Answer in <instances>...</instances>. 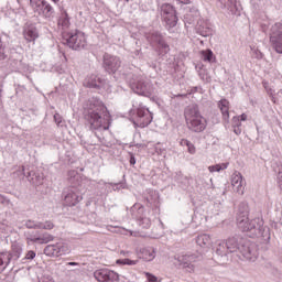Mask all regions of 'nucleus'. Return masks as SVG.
I'll return each instance as SVG.
<instances>
[{
	"label": "nucleus",
	"instance_id": "obj_1",
	"mask_svg": "<svg viewBox=\"0 0 282 282\" xmlns=\"http://www.w3.org/2000/svg\"><path fill=\"white\" fill-rule=\"evenodd\" d=\"M84 118L90 124V131L95 132L101 144H105L102 131H109L111 116L100 99L90 98L84 104Z\"/></svg>",
	"mask_w": 282,
	"mask_h": 282
},
{
	"label": "nucleus",
	"instance_id": "obj_2",
	"mask_svg": "<svg viewBox=\"0 0 282 282\" xmlns=\"http://www.w3.org/2000/svg\"><path fill=\"white\" fill-rule=\"evenodd\" d=\"M185 122L187 129L193 133H203L206 131V127H208V120H206L202 116V111H199V106L193 104L185 108Z\"/></svg>",
	"mask_w": 282,
	"mask_h": 282
},
{
	"label": "nucleus",
	"instance_id": "obj_3",
	"mask_svg": "<svg viewBox=\"0 0 282 282\" xmlns=\"http://www.w3.org/2000/svg\"><path fill=\"white\" fill-rule=\"evenodd\" d=\"M237 224H238V228L242 230V232H252V230L257 232V228H261V226H263V218L257 217V218L250 219L248 217V205L242 204L240 205V208H239Z\"/></svg>",
	"mask_w": 282,
	"mask_h": 282
},
{
	"label": "nucleus",
	"instance_id": "obj_4",
	"mask_svg": "<svg viewBox=\"0 0 282 282\" xmlns=\"http://www.w3.org/2000/svg\"><path fill=\"white\" fill-rule=\"evenodd\" d=\"M130 88L134 94H138L139 96H144L145 98H151V96H155L156 89L153 87V84H151V80H149L147 77L133 75L130 79Z\"/></svg>",
	"mask_w": 282,
	"mask_h": 282
},
{
	"label": "nucleus",
	"instance_id": "obj_5",
	"mask_svg": "<svg viewBox=\"0 0 282 282\" xmlns=\"http://www.w3.org/2000/svg\"><path fill=\"white\" fill-rule=\"evenodd\" d=\"M63 43L70 50H83L87 45L85 33L77 31L75 33H63Z\"/></svg>",
	"mask_w": 282,
	"mask_h": 282
},
{
	"label": "nucleus",
	"instance_id": "obj_6",
	"mask_svg": "<svg viewBox=\"0 0 282 282\" xmlns=\"http://www.w3.org/2000/svg\"><path fill=\"white\" fill-rule=\"evenodd\" d=\"M237 257H239V259H245L246 261H251L254 263L259 257L257 245L248 240H240V247L238 249Z\"/></svg>",
	"mask_w": 282,
	"mask_h": 282
},
{
	"label": "nucleus",
	"instance_id": "obj_7",
	"mask_svg": "<svg viewBox=\"0 0 282 282\" xmlns=\"http://www.w3.org/2000/svg\"><path fill=\"white\" fill-rule=\"evenodd\" d=\"M132 122L134 127L144 129V127H149L153 122V113L147 107L141 106L137 109V115L132 118Z\"/></svg>",
	"mask_w": 282,
	"mask_h": 282
},
{
	"label": "nucleus",
	"instance_id": "obj_8",
	"mask_svg": "<svg viewBox=\"0 0 282 282\" xmlns=\"http://www.w3.org/2000/svg\"><path fill=\"white\" fill-rule=\"evenodd\" d=\"M30 6L35 14L50 19L54 14V8L46 0H30Z\"/></svg>",
	"mask_w": 282,
	"mask_h": 282
},
{
	"label": "nucleus",
	"instance_id": "obj_9",
	"mask_svg": "<svg viewBox=\"0 0 282 282\" xmlns=\"http://www.w3.org/2000/svg\"><path fill=\"white\" fill-rule=\"evenodd\" d=\"M69 252H72V248L64 241L47 245L44 248V254L46 257H63L64 254H69Z\"/></svg>",
	"mask_w": 282,
	"mask_h": 282
},
{
	"label": "nucleus",
	"instance_id": "obj_10",
	"mask_svg": "<svg viewBox=\"0 0 282 282\" xmlns=\"http://www.w3.org/2000/svg\"><path fill=\"white\" fill-rule=\"evenodd\" d=\"M63 197L66 206H76V204L83 202V193H80V188L76 187V185L66 188L63 192Z\"/></svg>",
	"mask_w": 282,
	"mask_h": 282
},
{
	"label": "nucleus",
	"instance_id": "obj_11",
	"mask_svg": "<svg viewBox=\"0 0 282 282\" xmlns=\"http://www.w3.org/2000/svg\"><path fill=\"white\" fill-rule=\"evenodd\" d=\"M147 40L152 45V47H155L160 54H167V52L171 50L169 47V44L164 42V37L162 34L158 32H151L147 35Z\"/></svg>",
	"mask_w": 282,
	"mask_h": 282
},
{
	"label": "nucleus",
	"instance_id": "obj_12",
	"mask_svg": "<svg viewBox=\"0 0 282 282\" xmlns=\"http://www.w3.org/2000/svg\"><path fill=\"white\" fill-rule=\"evenodd\" d=\"M161 15L167 28H175L177 25V13L170 3L162 4Z\"/></svg>",
	"mask_w": 282,
	"mask_h": 282
},
{
	"label": "nucleus",
	"instance_id": "obj_13",
	"mask_svg": "<svg viewBox=\"0 0 282 282\" xmlns=\"http://www.w3.org/2000/svg\"><path fill=\"white\" fill-rule=\"evenodd\" d=\"M94 278L98 282H118L120 281V275L109 269H98L94 272Z\"/></svg>",
	"mask_w": 282,
	"mask_h": 282
},
{
	"label": "nucleus",
	"instance_id": "obj_14",
	"mask_svg": "<svg viewBox=\"0 0 282 282\" xmlns=\"http://www.w3.org/2000/svg\"><path fill=\"white\" fill-rule=\"evenodd\" d=\"M270 43L278 54H282V26H271Z\"/></svg>",
	"mask_w": 282,
	"mask_h": 282
},
{
	"label": "nucleus",
	"instance_id": "obj_15",
	"mask_svg": "<svg viewBox=\"0 0 282 282\" xmlns=\"http://www.w3.org/2000/svg\"><path fill=\"white\" fill-rule=\"evenodd\" d=\"M120 65H122L120 57L107 53L104 55V68L108 74H116Z\"/></svg>",
	"mask_w": 282,
	"mask_h": 282
},
{
	"label": "nucleus",
	"instance_id": "obj_16",
	"mask_svg": "<svg viewBox=\"0 0 282 282\" xmlns=\"http://www.w3.org/2000/svg\"><path fill=\"white\" fill-rule=\"evenodd\" d=\"M199 259H202V253L183 254V256H178L176 258V261L180 263V265H182V268L187 270V272H193V270H195V265H193V263H195V261H199Z\"/></svg>",
	"mask_w": 282,
	"mask_h": 282
},
{
	"label": "nucleus",
	"instance_id": "obj_17",
	"mask_svg": "<svg viewBox=\"0 0 282 282\" xmlns=\"http://www.w3.org/2000/svg\"><path fill=\"white\" fill-rule=\"evenodd\" d=\"M23 36L28 43H34L39 39V30L32 23H26L23 28Z\"/></svg>",
	"mask_w": 282,
	"mask_h": 282
},
{
	"label": "nucleus",
	"instance_id": "obj_18",
	"mask_svg": "<svg viewBox=\"0 0 282 282\" xmlns=\"http://www.w3.org/2000/svg\"><path fill=\"white\" fill-rule=\"evenodd\" d=\"M243 175H241V173L236 172L231 175V186L235 193H238V195H243Z\"/></svg>",
	"mask_w": 282,
	"mask_h": 282
},
{
	"label": "nucleus",
	"instance_id": "obj_19",
	"mask_svg": "<svg viewBox=\"0 0 282 282\" xmlns=\"http://www.w3.org/2000/svg\"><path fill=\"white\" fill-rule=\"evenodd\" d=\"M4 257H8L9 263L10 261H19L21 259V254H23V247L19 243H13L11 246V250L7 252H2Z\"/></svg>",
	"mask_w": 282,
	"mask_h": 282
},
{
	"label": "nucleus",
	"instance_id": "obj_20",
	"mask_svg": "<svg viewBox=\"0 0 282 282\" xmlns=\"http://www.w3.org/2000/svg\"><path fill=\"white\" fill-rule=\"evenodd\" d=\"M241 241H243V238H239V237L228 238L226 242H227V249L229 250V253L238 254L239 248H241Z\"/></svg>",
	"mask_w": 282,
	"mask_h": 282
},
{
	"label": "nucleus",
	"instance_id": "obj_21",
	"mask_svg": "<svg viewBox=\"0 0 282 282\" xmlns=\"http://www.w3.org/2000/svg\"><path fill=\"white\" fill-rule=\"evenodd\" d=\"M85 85L90 89H100V87H104L105 80L97 75H90L86 78Z\"/></svg>",
	"mask_w": 282,
	"mask_h": 282
},
{
	"label": "nucleus",
	"instance_id": "obj_22",
	"mask_svg": "<svg viewBox=\"0 0 282 282\" xmlns=\"http://www.w3.org/2000/svg\"><path fill=\"white\" fill-rule=\"evenodd\" d=\"M223 10H229L231 14H239V8L237 7V0H218Z\"/></svg>",
	"mask_w": 282,
	"mask_h": 282
},
{
	"label": "nucleus",
	"instance_id": "obj_23",
	"mask_svg": "<svg viewBox=\"0 0 282 282\" xmlns=\"http://www.w3.org/2000/svg\"><path fill=\"white\" fill-rule=\"evenodd\" d=\"M58 30H62V34H65L66 30H69V26L72 23L69 22V14H67V11H64L57 22Z\"/></svg>",
	"mask_w": 282,
	"mask_h": 282
},
{
	"label": "nucleus",
	"instance_id": "obj_24",
	"mask_svg": "<svg viewBox=\"0 0 282 282\" xmlns=\"http://www.w3.org/2000/svg\"><path fill=\"white\" fill-rule=\"evenodd\" d=\"M218 107L223 113V119L225 122H228V120H230V101H228V99H221L218 102Z\"/></svg>",
	"mask_w": 282,
	"mask_h": 282
},
{
	"label": "nucleus",
	"instance_id": "obj_25",
	"mask_svg": "<svg viewBox=\"0 0 282 282\" xmlns=\"http://www.w3.org/2000/svg\"><path fill=\"white\" fill-rule=\"evenodd\" d=\"M196 243L199 246V248L208 249L210 246H213V238H210V235L203 234L197 236Z\"/></svg>",
	"mask_w": 282,
	"mask_h": 282
},
{
	"label": "nucleus",
	"instance_id": "obj_26",
	"mask_svg": "<svg viewBox=\"0 0 282 282\" xmlns=\"http://www.w3.org/2000/svg\"><path fill=\"white\" fill-rule=\"evenodd\" d=\"M43 180H45V176L41 172L29 173V182H31V184H34V186H41V184H43Z\"/></svg>",
	"mask_w": 282,
	"mask_h": 282
},
{
	"label": "nucleus",
	"instance_id": "obj_27",
	"mask_svg": "<svg viewBox=\"0 0 282 282\" xmlns=\"http://www.w3.org/2000/svg\"><path fill=\"white\" fill-rule=\"evenodd\" d=\"M230 253V251L228 250V245L225 241H221L217 245L216 247V254L218 257H221V259H226V257H228V254Z\"/></svg>",
	"mask_w": 282,
	"mask_h": 282
},
{
	"label": "nucleus",
	"instance_id": "obj_28",
	"mask_svg": "<svg viewBox=\"0 0 282 282\" xmlns=\"http://www.w3.org/2000/svg\"><path fill=\"white\" fill-rule=\"evenodd\" d=\"M256 232H258V235L262 238L264 243H270L271 235H270V228L269 227H264L262 225V226H260L256 229Z\"/></svg>",
	"mask_w": 282,
	"mask_h": 282
},
{
	"label": "nucleus",
	"instance_id": "obj_29",
	"mask_svg": "<svg viewBox=\"0 0 282 282\" xmlns=\"http://www.w3.org/2000/svg\"><path fill=\"white\" fill-rule=\"evenodd\" d=\"M32 243H50V241H54V236L50 234H43L41 237L28 238Z\"/></svg>",
	"mask_w": 282,
	"mask_h": 282
},
{
	"label": "nucleus",
	"instance_id": "obj_30",
	"mask_svg": "<svg viewBox=\"0 0 282 282\" xmlns=\"http://www.w3.org/2000/svg\"><path fill=\"white\" fill-rule=\"evenodd\" d=\"M141 259L144 261H153V259H155V249L153 247L143 248L141 250Z\"/></svg>",
	"mask_w": 282,
	"mask_h": 282
},
{
	"label": "nucleus",
	"instance_id": "obj_31",
	"mask_svg": "<svg viewBox=\"0 0 282 282\" xmlns=\"http://www.w3.org/2000/svg\"><path fill=\"white\" fill-rule=\"evenodd\" d=\"M228 169V163H221L212 165L208 167L209 173H219V171H226Z\"/></svg>",
	"mask_w": 282,
	"mask_h": 282
},
{
	"label": "nucleus",
	"instance_id": "obj_32",
	"mask_svg": "<svg viewBox=\"0 0 282 282\" xmlns=\"http://www.w3.org/2000/svg\"><path fill=\"white\" fill-rule=\"evenodd\" d=\"M10 265V261L8 259V256H6L3 252L0 253V274L3 272Z\"/></svg>",
	"mask_w": 282,
	"mask_h": 282
},
{
	"label": "nucleus",
	"instance_id": "obj_33",
	"mask_svg": "<svg viewBox=\"0 0 282 282\" xmlns=\"http://www.w3.org/2000/svg\"><path fill=\"white\" fill-rule=\"evenodd\" d=\"M105 186H106L107 191H109V192L121 191V188H124L123 183H106Z\"/></svg>",
	"mask_w": 282,
	"mask_h": 282
},
{
	"label": "nucleus",
	"instance_id": "obj_34",
	"mask_svg": "<svg viewBox=\"0 0 282 282\" xmlns=\"http://www.w3.org/2000/svg\"><path fill=\"white\" fill-rule=\"evenodd\" d=\"M54 223L46 220L45 223H39L37 230H52Z\"/></svg>",
	"mask_w": 282,
	"mask_h": 282
},
{
	"label": "nucleus",
	"instance_id": "obj_35",
	"mask_svg": "<svg viewBox=\"0 0 282 282\" xmlns=\"http://www.w3.org/2000/svg\"><path fill=\"white\" fill-rule=\"evenodd\" d=\"M117 264L118 265H137L138 264V260H131V259H119L117 260Z\"/></svg>",
	"mask_w": 282,
	"mask_h": 282
},
{
	"label": "nucleus",
	"instance_id": "obj_36",
	"mask_svg": "<svg viewBox=\"0 0 282 282\" xmlns=\"http://www.w3.org/2000/svg\"><path fill=\"white\" fill-rule=\"evenodd\" d=\"M139 226H141V228H151V218L149 217H142L138 220Z\"/></svg>",
	"mask_w": 282,
	"mask_h": 282
},
{
	"label": "nucleus",
	"instance_id": "obj_37",
	"mask_svg": "<svg viewBox=\"0 0 282 282\" xmlns=\"http://www.w3.org/2000/svg\"><path fill=\"white\" fill-rule=\"evenodd\" d=\"M36 258V252L34 250H30L25 253V257L22 259L23 263H26V261H32Z\"/></svg>",
	"mask_w": 282,
	"mask_h": 282
},
{
	"label": "nucleus",
	"instance_id": "obj_38",
	"mask_svg": "<svg viewBox=\"0 0 282 282\" xmlns=\"http://www.w3.org/2000/svg\"><path fill=\"white\" fill-rule=\"evenodd\" d=\"M203 61L207 63H213V51H203Z\"/></svg>",
	"mask_w": 282,
	"mask_h": 282
},
{
	"label": "nucleus",
	"instance_id": "obj_39",
	"mask_svg": "<svg viewBox=\"0 0 282 282\" xmlns=\"http://www.w3.org/2000/svg\"><path fill=\"white\" fill-rule=\"evenodd\" d=\"M25 227L29 228V229H34V230H39V223H35L33 220H28L25 223Z\"/></svg>",
	"mask_w": 282,
	"mask_h": 282
},
{
	"label": "nucleus",
	"instance_id": "obj_40",
	"mask_svg": "<svg viewBox=\"0 0 282 282\" xmlns=\"http://www.w3.org/2000/svg\"><path fill=\"white\" fill-rule=\"evenodd\" d=\"M198 34H200V36H210V34H213V31L209 28L199 29Z\"/></svg>",
	"mask_w": 282,
	"mask_h": 282
},
{
	"label": "nucleus",
	"instance_id": "obj_41",
	"mask_svg": "<svg viewBox=\"0 0 282 282\" xmlns=\"http://www.w3.org/2000/svg\"><path fill=\"white\" fill-rule=\"evenodd\" d=\"M232 127L234 128L241 127V119L239 117H234L232 118Z\"/></svg>",
	"mask_w": 282,
	"mask_h": 282
},
{
	"label": "nucleus",
	"instance_id": "obj_42",
	"mask_svg": "<svg viewBox=\"0 0 282 282\" xmlns=\"http://www.w3.org/2000/svg\"><path fill=\"white\" fill-rule=\"evenodd\" d=\"M187 151H188V153H191V155H195V153H196L195 144L189 142L187 145Z\"/></svg>",
	"mask_w": 282,
	"mask_h": 282
},
{
	"label": "nucleus",
	"instance_id": "obj_43",
	"mask_svg": "<svg viewBox=\"0 0 282 282\" xmlns=\"http://www.w3.org/2000/svg\"><path fill=\"white\" fill-rule=\"evenodd\" d=\"M69 175L72 176V177H74V178H69V182H70V184H75V182H78V174H76V172H69Z\"/></svg>",
	"mask_w": 282,
	"mask_h": 282
},
{
	"label": "nucleus",
	"instance_id": "obj_44",
	"mask_svg": "<svg viewBox=\"0 0 282 282\" xmlns=\"http://www.w3.org/2000/svg\"><path fill=\"white\" fill-rule=\"evenodd\" d=\"M145 278L148 279L149 282H158V276H155L149 272H145Z\"/></svg>",
	"mask_w": 282,
	"mask_h": 282
},
{
	"label": "nucleus",
	"instance_id": "obj_45",
	"mask_svg": "<svg viewBox=\"0 0 282 282\" xmlns=\"http://www.w3.org/2000/svg\"><path fill=\"white\" fill-rule=\"evenodd\" d=\"M252 52H253L254 58H258V59L263 58V53H261V51L252 48Z\"/></svg>",
	"mask_w": 282,
	"mask_h": 282
},
{
	"label": "nucleus",
	"instance_id": "obj_46",
	"mask_svg": "<svg viewBox=\"0 0 282 282\" xmlns=\"http://www.w3.org/2000/svg\"><path fill=\"white\" fill-rule=\"evenodd\" d=\"M39 282H54V279L52 278V275H43Z\"/></svg>",
	"mask_w": 282,
	"mask_h": 282
},
{
	"label": "nucleus",
	"instance_id": "obj_47",
	"mask_svg": "<svg viewBox=\"0 0 282 282\" xmlns=\"http://www.w3.org/2000/svg\"><path fill=\"white\" fill-rule=\"evenodd\" d=\"M6 58V51L3 50V45L1 44L0 40V61H4Z\"/></svg>",
	"mask_w": 282,
	"mask_h": 282
},
{
	"label": "nucleus",
	"instance_id": "obj_48",
	"mask_svg": "<svg viewBox=\"0 0 282 282\" xmlns=\"http://www.w3.org/2000/svg\"><path fill=\"white\" fill-rule=\"evenodd\" d=\"M54 120H55L56 124H61V122H63V117H61V115H58V113H55Z\"/></svg>",
	"mask_w": 282,
	"mask_h": 282
},
{
	"label": "nucleus",
	"instance_id": "obj_49",
	"mask_svg": "<svg viewBox=\"0 0 282 282\" xmlns=\"http://www.w3.org/2000/svg\"><path fill=\"white\" fill-rule=\"evenodd\" d=\"M197 28H210V24L207 22L200 21L197 23Z\"/></svg>",
	"mask_w": 282,
	"mask_h": 282
},
{
	"label": "nucleus",
	"instance_id": "obj_50",
	"mask_svg": "<svg viewBox=\"0 0 282 282\" xmlns=\"http://www.w3.org/2000/svg\"><path fill=\"white\" fill-rule=\"evenodd\" d=\"M155 151H156V153H159V155H162L164 149H162V148L160 147V143H158V144L155 145Z\"/></svg>",
	"mask_w": 282,
	"mask_h": 282
},
{
	"label": "nucleus",
	"instance_id": "obj_51",
	"mask_svg": "<svg viewBox=\"0 0 282 282\" xmlns=\"http://www.w3.org/2000/svg\"><path fill=\"white\" fill-rule=\"evenodd\" d=\"M189 143H191V141H188V140H186V139H182V140H181V145H182V147H188Z\"/></svg>",
	"mask_w": 282,
	"mask_h": 282
},
{
	"label": "nucleus",
	"instance_id": "obj_52",
	"mask_svg": "<svg viewBox=\"0 0 282 282\" xmlns=\"http://www.w3.org/2000/svg\"><path fill=\"white\" fill-rule=\"evenodd\" d=\"M238 118H240V122H246V120H248V115L242 113V115L239 116Z\"/></svg>",
	"mask_w": 282,
	"mask_h": 282
},
{
	"label": "nucleus",
	"instance_id": "obj_53",
	"mask_svg": "<svg viewBox=\"0 0 282 282\" xmlns=\"http://www.w3.org/2000/svg\"><path fill=\"white\" fill-rule=\"evenodd\" d=\"M130 164L131 166L135 165V156H133V154L130 156Z\"/></svg>",
	"mask_w": 282,
	"mask_h": 282
},
{
	"label": "nucleus",
	"instance_id": "obj_54",
	"mask_svg": "<svg viewBox=\"0 0 282 282\" xmlns=\"http://www.w3.org/2000/svg\"><path fill=\"white\" fill-rule=\"evenodd\" d=\"M234 133H236V135L241 134V129L239 127L238 128H234Z\"/></svg>",
	"mask_w": 282,
	"mask_h": 282
},
{
	"label": "nucleus",
	"instance_id": "obj_55",
	"mask_svg": "<svg viewBox=\"0 0 282 282\" xmlns=\"http://www.w3.org/2000/svg\"><path fill=\"white\" fill-rule=\"evenodd\" d=\"M178 3H183L184 6H187V3H191V0H177Z\"/></svg>",
	"mask_w": 282,
	"mask_h": 282
},
{
	"label": "nucleus",
	"instance_id": "obj_56",
	"mask_svg": "<svg viewBox=\"0 0 282 282\" xmlns=\"http://www.w3.org/2000/svg\"><path fill=\"white\" fill-rule=\"evenodd\" d=\"M120 254H122L123 257H129L130 252L129 251H121Z\"/></svg>",
	"mask_w": 282,
	"mask_h": 282
},
{
	"label": "nucleus",
	"instance_id": "obj_57",
	"mask_svg": "<svg viewBox=\"0 0 282 282\" xmlns=\"http://www.w3.org/2000/svg\"><path fill=\"white\" fill-rule=\"evenodd\" d=\"M67 265H72V267L78 265V262H67Z\"/></svg>",
	"mask_w": 282,
	"mask_h": 282
},
{
	"label": "nucleus",
	"instance_id": "obj_58",
	"mask_svg": "<svg viewBox=\"0 0 282 282\" xmlns=\"http://www.w3.org/2000/svg\"><path fill=\"white\" fill-rule=\"evenodd\" d=\"M0 202H3V196L2 195H0Z\"/></svg>",
	"mask_w": 282,
	"mask_h": 282
},
{
	"label": "nucleus",
	"instance_id": "obj_59",
	"mask_svg": "<svg viewBox=\"0 0 282 282\" xmlns=\"http://www.w3.org/2000/svg\"><path fill=\"white\" fill-rule=\"evenodd\" d=\"M25 172V167L24 166H22V173H24Z\"/></svg>",
	"mask_w": 282,
	"mask_h": 282
},
{
	"label": "nucleus",
	"instance_id": "obj_60",
	"mask_svg": "<svg viewBox=\"0 0 282 282\" xmlns=\"http://www.w3.org/2000/svg\"><path fill=\"white\" fill-rule=\"evenodd\" d=\"M59 0H53L54 3H58Z\"/></svg>",
	"mask_w": 282,
	"mask_h": 282
}]
</instances>
